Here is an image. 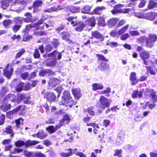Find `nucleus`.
Listing matches in <instances>:
<instances>
[{"label": "nucleus", "instance_id": "nucleus-37", "mask_svg": "<svg viewBox=\"0 0 157 157\" xmlns=\"http://www.w3.org/2000/svg\"><path fill=\"white\" fill-rule=\"evenodd\" d=\"M135 15L136 17L140 18H145V14H144L143 13L138 12L135 13Z\"/></svg>", "mask_w": 157, "mask_h": 157}, {"label": "nucleus", "instance_id": "nucleus-48", "mask_svg": "<svg viewBox=\"0 0 157 157\" xmlns=\"http://www.w3.org/2000/svg\"><path fill=\"white\" fill-rule=\"evenodd\" d=\"M149 103V101L144 102L143 103L141 102L140 103V105L141 106V107L143 109H146L148 106Z\"/></svg>", "mask_w": 157, "mask_h": 157}, {"label": "nucleus", "instance_id": "nucleus-15", "mask_svg": "<svg viewBox=\"0 0 157 157\" xmlns=\"http://www.w3.org/2000/svg\"><path fill=\"white\" fill-rule=\"evenodd\" d=\"M103 88V85L100 83H95L92 85V89L94 91L99 90H102Z\"/></svg>", "mask_w": 157, "mask_h": 157}, {"label": "nucleus", "instance_id": "nucleus-29", "mask_svg": "<svg viewBox=\"0 0 157 157\" xmlns=\"http://www.w3.org/2000/svg\"><path fill=\"white\" fill-rule=\"evenodd\" d=\"M128 25H125L124 27L118 31V34L119 35H121L125 33L128 29Z\"/></svg>", "mask_w": 157, "mask_h": 157}, {"label": "nucleus", "instance_id": "nucleus-57", "mask_svg": "<svg viewBox=\"0 0 157 157\" xmlns=\"http://www.w3.org/2000/svg\"><path fill=\"white\" fill-rule=\"evenodd\" d=\"M49 71V70H43L41 71L39 73V75L40 76H44L46 73H48Z\"/></svg>", "mask_w": 157, "mask_h": 157}, {"label": "nucleus", "instance_id": "nucleus-26", "mask_svg": "<svg viewBox=\"0 0 157 157\" xmlns=\"http://www.w3.org/2000/svg\"><path fill=\"white\" fill-rule=\"evenodd\" d=\"M91 8V7L90 6H86L82 8L81 12L83 13H87L90 12Z\"/></svg>", "mask_w": 157, "mask_h": 157}, {"label": "nucleus", "instance_id": "nucleus-14", "mask_svg": "<svg viewBox=\"0 0 157 157\" xmlns=\"http://www.w3.org/2000/svg\"><path fill=\"white\" fill-rule=\"evenodd\" d=\"M60 127V126L57 124L55 127L52 126H49L46 128V129L49 133H52L55 132Z\"/></svg>", "mask_w": 157, "mask_h": 157}, {"label": "nucleus", "instance_id": "nucleus-45", "mask_svg": "<svg viewBox=\"0 0 157 157\" xmlns=\"http://www.w3.org/2000/svg\"><path fill=\"white\" fill-rule=\"evenodd\" d=\"M62 8H60V6H58L57 8H56L55 7H52L51 9H50L48 10H47L46 12H52L56 11L57 10H62Z\"/></svg>", "mask_w": 157, "mask_h": 157}, {"label": "nucleus", "instance_id": "nucleus-30", "mask_svg": "<svg viewBox=\"0 0 157 157\" xmlns=\"http://www.w3.org/2000/svg\"><path fill=\"white\" fill-rule=\"evenodd\" d=\"M105 9V8L104 6L98 7L94 10L93 13L96 14H100L102 10Z\"/></svg>", "mask_w": 157, "mask_h": 157}, {"label": "nucleus", "instance_id": "nucleus-31", "mask_svg": "<svg viewBox=\"0 0 157 157\" xmlns=\"http://www.w3.org/2000/svg\"><path fill=\"white\" fill-rule=\"evenodd\" d=\"M22 107V106L20 105L18 106L16 108L13 109L12 111H11L8 112L7 114L8 115H13L15 114L16 112L21 110Z\"/></svg>", "mask_w": 157, "mask_h": 157}, {"label": "nucleus", "instance_id": "nucleus-36", "mask_svg": "<svg viewBox=\"0 0 157 157\" xmlns=\"http://www.w3.org/2000/svg\"><path fill=\"white\" fill-rule=\"evenodd\" d=\"M15 98V96L13 94H10V95L7 98H6V100L8 99H9L11 101H16L17 104L19 103L20 102V101H18L16 99H14Z\"/></svg>", "mask_w": 157, "mask_h": 157}, {"label": "nucleus", "instance_id": "nucleus-24", "mask_svg": "<svg viewBox=\"0 0 157 157\" xmlns=\"http://www.w3.org/2000/svg\"><path fill=\"white\" fill-rule=\"evenodd\" d=\"M50 60L47 62L46 65L47 67H53L56 64V61L54 59H52L51 58L49 59Z\"/></svg>", "mask_w": 157, "mask_h": 157}, {"label": "nucleus", "instance_id": "nucleus-51", "mask_svg": "<svg viewBox=\"0 0 157 157\" xmlns=\"http://www.w3.org/2000/svg\"><path fill=\"white\" fill-rule=\"evenodd\" d=\"M146 0H141L140 2L138 4V7L139 8H142L144 7L146 3Z\"/></svg>", "mask_w": 157, "mask_h": 157}, {"label": "nucleus", "instance_id": "nucleus-10", "mask_svg": "<svg viewBox=\"0 0 157 157\" xmlns=\"http://www.w3.org/2000/svg\"><path fill=\"white\" fill-rule=\"evenodd\" d=\"M72 94L75 99H78L81 96V94L79 88H76L72 89Z\"/></svg>", "mask_w": 157, "mask_h": 157}, {"label": "nucleus", "instance_id": "nucleus-33", "mask_svg": "<svg viewBox=\"0 0 157 157\" xmlns=\"http://www.w3.org/2000/svg\"><path fill=\"white\" fill-rule=\"evenodd\" d=\"M115 153L114 154V156H117L118 157H122V151L121 149H117L114 151Z\"/></svg>", "mask_w": 157, "mask_h": 157}, {"label": "nucleus", "instance_id": "nucleus-63", "mask_svg": "<svg viewBox=\"0 0 157 157\" xmlns=\"http://www.w3.org/2000/svg\"><path fill=\"white\" fill-rule=\"evenodd\" d=\"M5 118V116L4 115H2L0 117V125L3 124H4Z\"/></svg>", "mask_w": 157, "mask_h": 157}, {"label": "nucleus", "instance_id": "nucleus-1", "mask_svg": "<svg viewBox=\"0 0 157 157\" xmlns=\"http://www.w3.org/2000/svg\"><path fill=\"white\" fill-rule=\"evenodd\" d=\"M61 98V100L59 101V105H64L71 107L72 105L76 104V102L73 100L70 93L68 90H65L63 92Z\"/></svg>", "mask_w": 157, "mask_h": 157}, {"label": "nucleus", "instance_id": "nucleus-34", "mask_svg": "<svg viewBox=\"0 0 157 157\" xmlns=\"http://www.w3.org/2000/svg\"><path fill=\"white\" fill-rule=\"evenodd\" d=\"M1 108L3 110L6 111L10 109L11 105L9 104L3 105H2Z\"/></svg>", "mask_w": 157, "mask_h": 157}, {"label": "nucleus", "instance_id": "nucleus-42", "mask_svg": "<svg viewBox=\"0 0 157 157\" xmlns=\"http://www.w3.org/2000/svg\"><path fill=\"white\" fill-rule=\"evenodd\" d=\"M110 123V120L108 119H105L103 121V126L105 127H108Z\"/></svg>", "mask_w": 157, "mask_h": 157}, {"label": "nucleus", "instance_id": "nucleus-47", "mask_svg": "<svg viewBox=\"0 0 157 157\" xmlns=\"http://www.w3.org/2000/svg\"><path fill=\"white\" fill-rule=\"evenodd\" d=\"M129 33L132 36H136L139 35L140 33L137 31H130Z\"/></svg>", "mask_w": 157, "mask_h": 157}, {"label": "nucleus", "instance_id": "nucleus-18", "mask_svg": "<svg viewBox=\"0 0 157 157\" xmlns=\"http://www.w3.org/2000/svg\"><path fill=\"white\" fill-rule=\"evenodd\" d=\"M59 80L56 78H51L49 81V84L51 86H55L59 82Z\"/></svg>", "mask_w": 157, "mask_h": 157}, {"label": "nucleus", "instance_id": "nucleus-16", "mask_svg": "<svg viewBox=\"0 0 157 157\" xmlns=\"http://www.w3.org/2000/svg\"><path fill=\"white\" fill-rule=\"evenodd\" d=\"M77 150V148H75L74 150L71 149H69L68 150V151H70L67 153H61L60 154V155L61 156L63 157H67L71 155L72 154V151H73L74 153L75 154V152H77L76 151Z\"/></svg>", "mask_w": 157, "mask_h": 157}, {"label": "nucleus", "instance_id": "nucleus-44", "mask_svg": "<svg viewBox=\"0 0 157 157\" xmlns=\"http://www.w3.org/2000/svg\"><path fill=\"white\" fill-rule=\"evenodd\" d=\"M99 67L101 70H103L108 69L109 67V66L108 65H107L106 63H104L101 64V66H99Z\"/></svg>", "mask_w": 157, "mask_h": 157}, {"label": "nucleus", "instance_id": "nucleus-12", "mask_svg": "<svg viewBox=\"0 0 157 157\" xmlns=\"http://www.w3.org/2000/svg\"><path fill=\"white\" fill-rule=\"evenodd\" d=\"M143 91L144 90L143 89L140 90V91L134 90L132 95V97L134 98H136L137 97H141Z\"/></svg>", "mask_w": 157, "mask_h": 157}, {"label": "nucleus", "instance_id": "nucleus-59", "mask_svg": "<svg viewBox=\"0 0 157 157\" xmlns=\"http://www.w3.org/2000/svg\"><path fill=\"white\" fill-rule=\"evenodd\" d=\"M129 36L128 33H127L122 35L121 37V39L122 40H124L127 39Z\"/></svg>", "mask_w": 157, "mask_h": 157}, {"label": "nucleus", "instance_id": "nucleus-40", "mask_svg": "<svg viewBox=\"0 0 157 157\" xmlns=\"http://www.w3.org/2000/svg\"><path fill=\"white\" fill-rule=\"evenodd\" d=\"M95 20L94 17H92L88 21V24L91 26H94L95 23Z\"/></svg>", "mask_w": 157, "mask_h": 157}, {"label": "nucleus", "instance_id": "nucleus-27", "mask_svg": "<svg viewBox=\"0 0 157 157\" xmlns=\"http://www.w3.org/2000/svg\"><path fill=\"white\" fill-rule=\"evenodd\" d=\"M40 143L39 141L36 140H28L26 143L27 146H29L32 145H34Z\"/></svg>", "mask_w": 157, "mask_h": 157}, {"label": "nucleus", "instance_id": "nucleus-13", "mask_svg": "<svg viewBox=\"0 0 157 157\" xmlns=\"http://www.w3.org/2000/svg\"><path fill=\"white\" fill-rule=\"evenodd\" d=\"M119 19L116 18H113L110 19L108 22V25L109 27H112L115 25L118 21Z\"/></svg>", "mask_w": 157, "mask_h": 157}, {"label": "nucleus", "instance_id": "nucleus-22", "mask_svg": "<svg viewBox=\"0 0 157 157\" xmlns=\"http://www.w3.org/2000/svg\"><path fill=\"white\" fill-rule=\"evenodd\" d=\"M154 90L153 89H147L144 91V93L146 98L151 97L152 94L154 93Z\"/></svg>", "mask_w": 157, "mask_h": 157}, {"label": "nucleus", "instance_id": "nucleus-35", "mask_svg": "<svg viewBox=\"0 0 157 157\" xmlns=\"http://www.w3.org/2000/svg\"><path fill=\"white\" fill-rule=\"evenodd\" d=\"M123 142V140L120 137H117L115 141V144L117 146H119L121 145Z\"/></svg>", "mask_w": 157, "mask_h": 157}, {"label": "nucleus", "instance_id": "nucleus-8", "mask_svg": "<svg viewBox=\"0 0 157 157\" xmlns=\"http://www.w3.org/2000/svg\"><path fill=\"white\" fill-rule=\"evenodd\" d=\"M13 69L9 64L6 66V69L4 70V73L5 76L8 78H9L11 76L13 71Z\"/></svg>", "mask_w": 157, "mask_h": 157}, {"label": "nucleus", "instance_id": "nucleus-38", "mask_svg": "<svg viewBox=\"0 0 157 157\" xmlns=\"http://www.w3.org/2000/svg\"><path fill=\"white\" fill-rule=\"evenodd\" d=\"M25 142L22 140H18L17 141H16L15 143V145L16 147H20L25 145Z\"/></svg>", "mask_w": 157, "mask_h": 157}, {"label": "nucleus", "instance_id": "nucleus-17", "mask_svg": "<svg viewBox=\"0 0 157 157\" xmlns=\"http://www.w3.org/2000/svg\"><path fill=\"white\" fill-rule=\"evenodd\" d=\"M130 79V80L132 81V85H135L138 82V80L136 79V74L134 72L131 73Z\"/></svg>", "mask_w": 157, "mask_h": 157}, {"label": "nucleus", "instance_id": "nucleus-41", "mask_svg": "<svg viewBox=\"0 0 157 157\" xmlns=\"http://www.w3.org/2000/svg\"><path fill=\"white\" fill-rule=\"evenodd\" d=\"M23 150L21 148H15L13 151H11L10 152V153L12 154H16L17 153H19L20 152H22Z\"/></svg>", "mask_w": 157, "mask_h": 157}, {"label": "nucleus", "instance_id": "nucleus-55", "mask_svg": "<svg viewBox=\"0 0 157 157\" xmlns=\"http://www.w3.org/2000/svg\"><path fill=\"white\" fill-rule=\"evenodd\" d=\"M63 38V39L67 40L69 36L68 33L64 32L62 33Z\"/></svg>", "mask_w": 157, "mask_h": 157}, {"label": "nucleus", "instance_id": "nucleus-32", "mask_svg": "<svg viewBox=\"0 0 157 157\" xmlns=\"http://www.w3.org/2000/svg\"><path fill=\"white\" fill-rule=\"evenodd\" d=\"M23 120L22 118H20L15 120L16 127L17 128H19L21 125L22 124Z\"/></svg>", "mask_w": 157, "mask_h": 157}, {"label": "nucleus", "instance_id": "nucleus-60", "mask_svg": "<svg viewBox=\"0 0 157 157\" xmlns=\"http://www.w3.org/2000/svg\"><path fill=\"white\" fill-rule=\"evenodd\" d=\"M110 34L112 37H115L119 35L118 34V33H117V31L115 30H112L111 31L110 33Z\"/></svg>", "mask_w": 157, "mask_h": 157}, {"label": "nucleus", "instance_id": "nucleus-19", "mask_svg": "<svg viewBox=\"0 0 157 157\" xmlns=\"http://www.w3.org/2000/svg\"><path fill=\"white\" fill-rule=\"evenodd\" d=\"M46 98L49 101L52 102L55 100L56 96L53 93H49L47 95Z\"/></svg>", "mask_w": 157, "mask_h": 157}, {"label": "nucleus", "instance_id": "nucleus-6", "mask_svg": "<svg viewBox=\"0 0 157 157\" xmlns=\"http://www.w3.org/2000/svg\"><path fill=\"white\" fill-rule=\"evenodd\" d=\"M156 39L157 36L156 35H149L148 38L146 39L147 46L148 47H151L153 45V43L156 40Z\"/></svg>", "mask_w": 157, "mask_h": 157}, {"label": "nucleus", "instance_id": "nucleus-58", "mask_svg": "<svg viewBox=\"0 0 157 157\" xmlns=\"http://www.w3.org/2000/svg\"><path fill=\"white\" fill-rule=\"evenodd\" d=\"M28 76L29 74L27 73H24L22 74L21 75V77L24 79L29 78V77H28Z\"/></svg>", "mask_w": 157, "mask_h": 157}, {"label": "nucleus", "instance_id": "nucleus-39", "mask_svg": "<svg viewBox=\"0 0 157 157\" xmlns=\"http://www.w3.org/2000/svg\"><path fill=\"white\" fill-rule=\"evenodd\" d=\"M24 86V83H20L16 87V91L18 92L21 91L22 90Z\"/></svg>", "mask_w": 157, "mask_h": 157}, {"label": "nucleus", "instance_id": "nucleus-2", "mask_svg": "<svg viewBox=\"0 0 157 157\" xmlns=\"http://www.w3.org/2000/svg\"><path fill=\"white\" fill-rule=\"evenodd\" d=\"M140 56L141 59L144 60V63L145 65H150L149 67H147V69L148 71H149L150 74L151 75H155V73L151 70V67L154 65V64L151 61H146L145 60L148 59L150 56L149 53L146 51H143L140 53Z\"/></svg>", "mask_w": 157, "mask_h": 157}, {"label": "nucleus", "instance_id": "nucleus-9", "mask_svg": "<svg viewBox=\"0 0 157 157\" xmlns=\"http://www.w3.org/2000/svg\"><path fill=\"white\" fill-rule=\"evenodd\" d=\"M71 120L69 116L68 115H65L62 120L60 121V124H58L60 127L62 126L67 124Z\"/></svg>", "mask_w": 157, "mask_h": 157}, {"label": "nucleus", "instance_id": "nucleus-52", "mask_svg": "<svg viewBox=\"0 0 157 157\" xmlns=\"http://www.w3.org/2000/svg\"><path fill=\"white\" fill-rule=\"evenodd\" d=\"M42 3V2L40 1H38L35 2L33 5V7L35 8L40 6Z\"/></svg>", "mask_w": 157, "mask_h": 157}, {"label": "nucleus", "instance_id": "nucleus-56", "mask_svg": "<svg viewBox=\"0 0 157 157\" xmlns=\"http://www.w3.org/2000/svg\"><path fill=\"white\" fill-rule=\"evenodd\" d=\"M24 154L26 157H30L31 155L33 154V152L24 151Z\"/></svg>", "mask_w": 157, "mask_h": 157}, {"label": "nucleus", "instance_id": "nucleus-54", "mask_svg": "<svg viewBox=\"0 0 157 157\" xmlns=\"http://www.w3.org/2000/svg\"><path fill=\"white\" fill-rule=\"evenodd\" d=\"M98 22L100 25L103 26H105V25L104 19L103 17H100L99 18Z\"/></svg>", "mask_w": 157, "mask_h": 157}, {"label": "nucleus", "instance_id": "nucleus-3", "mask_svg": "<svg viewBox=\"0 0 157 157\" xmlns=\"http://www.w3.org/2000/svg\"><path fill=\"white\" fill-rule=\"evenodd\" d=\"M110 101V100L106 98L104 96H101L99 99V108L98 109V113L97 114H100L102 112L103 110L105 109V108L109 107Z\"/></svg>", "mask_w": 157, "mask_h": 157}, {"label": "nucleus", "instance_id": "nucleus-20", "mask_svg": "<svg viewBox=\"0 0 157 157\" xmlns=\"http://www.w3.org/2000/svg\"><path fill=\"white\" fill-rule=\"evenodd\" d=\"M91 34L93 37H94L97 39H101L102 40H103L104 39L102 35L97 31L92 32Z\"/></svg>", "mask_w": 157, "mask_h": 157}, {"label": "nucleus", "instance_id": "nucleus-50", "mask_svg": "<svg viewBox=\"0 0 157 157\" xmlns=\"http://www.w3.org/2000/svg\"><path fill=\"white\" fill-rule=\"evenodd\" d=\"M97 56L98 57V59H100L102 60H103L106 61H108V59H106L104 56L100 54H97Z\"/></svg>", "mask_w": 157, "mask_h": 157}, {"label": "nucleus", "instance_id": "nucleus-43", "mask_svg": "<svg viewBox=\"0 0 157 157\" xmlns=\"http://www.w3.org/2000/svg\"><path fill=\"white\" fill-rule=\"evenodd\" d=\"M63 89L61 86H59L57 87L56 89H55L57 92L59 94L58 95V97L60 96L61 92L63 90Z\"/></svg>", "mask_w": 157, "mask_h": 157}, {"label": "nucleus", "instance_id": "nucleus-61", "mask_svg": "<svg viewBox=\"0 0 157 157\" xmlns=\"http://www.w3.org/2000/svg\"><path fill=\"white\" fill-rule=\"evenodd\" d=\"M150 157H157V151H154L150 153Z\"/></svg>", "mask_w": 157, "mask_h": 157}, {"label": "nucleus", "instance_id": "nucleus-11", "mask_svg": "<svg viewBox=\"0 0 157 157\" xmlns=\"http://www.w3.org/2000/svg\"><path fill=\"white\" fill-rule=\"evenodd\" d=\"M157 16V13L151 12L145 14V19L152 21L154 19L156 16Z\"/></svg>", "mask_w": 157, "mask_h": 157}, {"label": "nucleus", "instance_id": "nucleus-5", "mask_svg": "<svg viewBox=\"0 0 157 157\" xmlns=\"http://www.w3.org/2000/svg\"><path fill=\"white\" fill-rule=\"evenodd\" d=\"M124 6L122 4H118L114 7V10H112L111 12L113 14L119 13H127L130 11V9H122L121 8L123 7Z\"/></svg>", "mask_w": 157, "mask_h": 157}, {"label": "nucleus", "instance_id": "nucleus-49", "mask_svg": "<svg viewBox=\"0 0 157 157\" xmlns=\"http://www.w3.org/2000/svg\"><path fill=\"white\" fill-rule=\"evenodd\" d=\"M151 97V99L153 102H155L157 101V95L155 94V92L153 94H152Z\"/></svg>", "mask_w": 157, "mask_h": 157}, {"label": "nucleus", "instance_id": "nucleus-7", "mask_svg": "<svg viewBox=\"0 0 157 157\" xmlns=\"http://www.w3.org/2000/svg\"><path fill=\"white\" fill-rule=\"evenodd\" d=\"M48 56L49 57H51L52 59L56 61L57 59L58 60L61 59L62 54L61 53L57 51H55L48 55Z\"/></svg>", "mask_w": 157, "mask_h": 157}, {"label": "nucleus", "instance_id": "nucleus-28", "mask_svg": "<svg viewBox=\"0 0 157 157\" xmlns=\"http://www.w3.org/2000/svg\"><path fill=\"white\" fill-rule=\"evenodd\" d=\"M25 16L27 17L24 19V21L26 22H30L32 21V16L31 15V14L29 13H27L25 14Z\"/></svg>", "mask_w": 157, "mask_h": 157}, {"label": "nucleus", "instance_id": "nucleus-62", "mask_svg": "<svg viewBox=\"0 0 157 157\" xmlns=\"http://www.w3.org/2000/svg\"><path fill=\"white\" fill-rule=\"evenodd\" d=\"M25 50L23 49H21L20 50V51L17 53L16 57V58H19L21 56L24 52Z\"/></svg>", "mask_w": 157, "mask_h": 157}, {"label": "nucleus", "instance_id": "nucleus-23", "mask_svg": "<svg viewBox=\"0 0 157 157\" xmlns=\"http://www.w3.org/2000/svg\"><path fill=\"white\" fill-rule=\"evenodd\" d=\"M157 7V3L155 2L153 0H150L148 2L147 8L151 9L154 7Z\"/></svg>", "mask_w": 157, "mask_h": 157}, {"label": "nucleus", "instance_id": "nucleus-46", "mask_svg": "<svg viewBox=\"0 0 157 157\" xmlns=\"http://www.w3.org/2000/svg\"><path fill=\"white\" fill-rule=\"evenodd\" d=\"M12 23V21L10 20H5L3 22V24L4 26L6 27H8Z\"/></svg>", "mask_w": 157, "mask_h": 157}, {"label": "nucleus", "instance_id": "nucleus-53", "mask_svg": "<svg viewBox=\"0 0 157 157\" xmlns=\"http://www.w3.org/2000/svg\"><path fill=\"white\" fill-rule=\"evenodd\" d=\"M94 128V132L95 134H97L98 129L99 128V127L98 124H95L93 127Z\"/></svg>", "mask_w": 157, "mask_h": 157}, {"label": "nucleus", "instance_id": "nucleus-21", "mask_svg": "<svg viewBox=\"0 0 157 157\" xmlns=\"http://www.w3.org/2000/svg\"><path fill=\"white\" fill-rule=\"evenodd\" d=\"M87 111L88 113L91 116H94L99 114H97L98 113V111L97 112H95V108L93 107L88 108L87 109Z\"/></svg>", "mask_w": 157, "mask_h": 157}, {"label": "nucleus", "instance_id": "nucleus-64", "mask_svg": "<svg viewBox=\"0 0 157 157\" xmlns=\"http://www.w3.org/2000/svg\"><path fill=\"white\" fill-rule=\"evenodd\" d=\"M145 40V37L144 36H143L138 39L137 40V42L140 43L142 44L144 42Z\"/></svg>", "mask_w": 157, "mask_h": 157}, {"label": "nucleus", "instance_id": "nucleus-4", "mask_svg": "<svg viewBox=\"0 0 157 157\" xmlns=\"http://www.w3.org/2000/svg\"><path fill=\"white\" fill-rule=\"evenodd\" d=\"M76 18L77 17H70L67 18L66 19L69 21L71 22V24L73 26L75 25H77L78 27L75 28V30L76 31L80 32L82 30L83 28L84 27V25L82 22H80L79 23L76 22Z\"/></svg>", "mask_w": 157, "mask_h": 157}, {"label": "nucleus", "instance_id": "nucleus-25", "mask_svg": "<svg viewBox=\"0 0 157 157\" xmlns=\"http://www.w3.org/2000/svg\"><path fill=\"white\" fill-rule=\"evenodd\" d=\"M47 136V134L44 133L43 131H40L37 133V137L41 139H43Z\"/></svg>", "mask_w": 157, "mask_h": 157}]
</instances>
